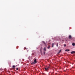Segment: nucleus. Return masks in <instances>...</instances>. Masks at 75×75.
Returning a JSON list of instances; mask_svg holds the SVG:
<instances>
[{"mask_svg": "<svg viewBox=\"0 0 75 75\" xmlns=\"http://www.w3.org/2000/svg\"><path fill=\"white\" fill-rule=\"evenodd\" d=\"M50 69V67H46L45 68V69L46 70V71H48V70H49Z\"/></svg>", "mask_w": 75, "mask_h": 75, "instance_id": "nucleus-1", "label": "nucleus"}, {"mask_svg": "<svg viewBox=\"0 0 75 75\" xmlns=\"http://www.w3.org/2000/svg\"><path fill=\"white\" fill-rule=\"evenodd\" d=\"M71 54H75V51H73L72 52H71Z\"/></svg>", "mask_w": 75, "mask_h": 75, "instance_id": "nucleus-2", "label": "nucleus"}, {"mask_svg": "<svg viewBox=\"0 0 75 75\" xmlns=\"http://www.w3.org/2000/svg\"><path fill=\"white\" fill-rule=\"evenodd\" d=\"M69 39H71V38H72V36H71V35H69Z\"/></svg>", "mask_w": 75, "mask_h": 75, "instance_id": "nucleus-3", "label": "nucleus"}, {"mask_svg": "<svg viewBox=\"0 0 75 75\" xmlns=\"http://www.w3.org/2000/svg\"><path fill=\"white\" fill-rule=\"evenodd\" d=\"M36 60H36V59H34V62L35 63H37V61H36Z\"/></svg>", "mask_w": 75, "mask_h": 75, "instance_id": "nucleus-4", "label": "nucleus"}, {"mask_svg": "<svg viewBox=\"0 0 75 75\" xmlns=\"http://www.w3.org/2000/svg\"><path fill=\"white\" fill-rule=\"evenodd\" d=\"M72 46H75V43H73L72 44Z\"/></svg>", "mask_w": 75, "mask_h": 75, "instance_id": "nucleus-5", "label": "nucleus"}, {"mask_svg": "<svg viewBox=\"0 0 75 75\" xmlns=\"http://www.w3.org/2000/svg\"><path fill=\"white\" fill-rule=\"evenodd\" d=\"M15 68V66L14 65H13V66H12V68L13 69H14V68Z\"/></svg>", "mask_w": 75, "mask_h": 75, "instance_id": "nucleus-6", "label": "nucleus"}, {"mask_svg": "<svg viewBox=\"0 0 75 75\" xmlns=\"http://www.w3.org/2000/svg\"><path fill=\"white\" fill-rule=\"evenodd\" d=\"M44 51H46V48L45 47L44 48Z\"/></svg>", "mask_w": 75, "mask_h": 75, "instance_id": "nucleus-7", "label": "nucleus"}, {"mask_svg": "<svg viewBox=\"0 0 75 75\" xmlns=\"http://www.w3.org/2000/svg\"><path fill=\"white\" fill-rule=\"evenodd\" d=\"M42 42H43L44 44H45V45L46 44L45 42H44V41H42Z\"/></svg>", "mask_w": 75, "mask_h": 75, "instance_id": "nucleus-8", "label": "nucleus"}, {"mask_svg": "<svg viewBox=\"0 0 75 75\" xmlns=\"http://www.w3.org/2000/svg\"><path fill=\"white\" fill-rule=\"evenodd\" d=\"M65 51H68V52L69 51V49H68V50H65Z\"/></svg>", "mask_w": 75, "mask_h": 75, "instance_id": "nucleus-9", "label": "nucleus"}, {"mask_svg": "<svg viewBox=\"0 0 75 75\" xmlns=\"http://www.w3.org/2000/svg\"><path fill=\"white\" fill-rule=\"evenodd\" d=\"M50 48V46H48L47 47V48L48 49H49Z\"/></svg>", "mask_w": 75, "mask_h": 75, "instance_id": "nucleus-10", "label": "nucleus"}, {"mask_svg": "<svg viewBox=\"0 0 75 75\" xmlns=\"http://www.w3.org/2000/svg\"><path fill=\"white\" fill-rule=\"evenodd\" d=\"M35 62H33L31 63V64H35Z\"/></svg>", "mask_w": 75, "mask_h": 75, "instance_id": "nucleus-11", "label": "nucleus"}, {"mask_svg": "<svg viewBox=\"0 0 75 75\" xmlns=\"http://www.w3.org/2000/svg\"><path fill=\"white\" fill-rule=\"evenodd\" d=\"M57 47H58V43H57Z\"/></svg>", "mask_w": 75, "mask_h": 75, "instance_id": "nucleus-12", "label": "nucleus"}, {"mask_svg": "<svg viewBox=\"0 0 75 75\" xmlns=\"http://www.w3.org/2000/svg\"><path fill=\"white\" fill-rule=\"evenodd\" d=\"M61 50H60L59 51V53H60V52H61Z\"/></svg>", "mask_w": 75, "mask_h": 75, "instance_id": "nucleus-13", "label": "nucleus"}, {"mask_svg": "<svg viewBox=\"0 0 75 75\" xmlns=\"http://www.w3.org/2000/svg\"><path fill=\"white\" fill-rule=\"evenodd\" d=\"M54 47V43L52 44V47Z\"/></svg>", "mask_w": 75, "mask_h": 75, "instance_id": "nucleus-14", "label": "nucleus"}, {"mask_svg": "<svg viewBox=\"0 0 75 75\" xmlns=\"http://www.w3.org/2000/svg\"><path fill=\"white\" fill-rule=\"evenodd\" d=\"M64 47H66V45L64 44Z\"/></svg>", "mask_w": 75, "mask_h": 75, "instance_id": "nucleus-15", "label": "nucleus"}, {"mask_svg": "<svg viewBox=\"0 0 75 75\" xmlns=\"http://www.w3.org/2000/svg\"><path fill=\"white\" fill-rule=\"evenodd\" d=\"M44 54H45V52H44Z\"/></svg>", "mask_w": 75, "mask_h": 75, "instance_id": "nucleus-16", "label": "nucleus"}, {"mask_svg": "<svg viewBox=\"0 0 75 75\" xmlns=\"http://www.w3.org/2000/svg\"><path fill=\"white\" fill-rule=\"evenodd\" d=\"M25 49H26V48L24 47V50H25Z\"/></svg>", "mask_w": 75, "mask_h": 75, "instance_id": "nucleus-17", "label": "nucleus"}, {"mask_svg": "<svg viewBox=\"0 0 75 75\" xmlns=\"http://www.w3.org/2000/svg\"><path fill=\"white\" fill-rule=\"evenodd\" d=\"M18 68H17L16 70H18Z\"/></svg>", "mask_w": 75, "mask_h": 75, "instance_id": "nucleus-18", "label": "nucleus"}, {"mask_svg": "<svg viewBox=\"0 0 75 75\" xmlns=\"http://www.w3.org/2000/svg\"><path fill=\"white\" fill-rule=\"evenodd\" d=\"M53 73H52V74H53Z\"/></svg>", "mask_w": 75, "mask_h": 75, "instance_id": "nucleus-19", "label": "nucleus"}, {"mask_svg": "<svg viewBox=\"0 0 75 75\" xmlns=\"http://www.w3.org/2000/svg\"><path fill=\"white\" fill-rule=\"evenodd\" d=\"M49 75H50V74H49Z\"/></svg>", "mask_w": 75, "mask_h": 75, "instance_id": "nucleus-20", "label": "nucleus"}]
</instances>
